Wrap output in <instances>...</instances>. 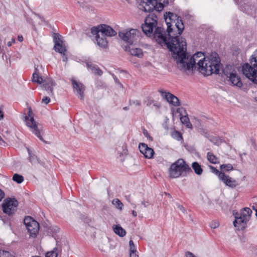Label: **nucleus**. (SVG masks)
<instances>
[{
  "instance_id": "f257e3e1",
  "label": "nucleus",
  "mask_w": 257,
  "mask_h": 257,
  "mask_svg": "<svg viewBox=\"0 0 257 257\" xmlns=\"http://www.w3.org/2000/svg\"><path fill=\"white\" fill-rule=\"evenodd\" d=\"M164 19L167 26V34L164 29L157 27L154 33V38L162 47L166 46L173 53V58L176 61V65L186 54L187 43L184 38L180 35L184 30V25L181 17L171 12L166 13Z\"/></svg>"
},
{
  "instance_id": "f03ea898",
  "label": "nucleus",
  "mask_w": 257,
  "mask_h": 257,
  "mask_svg": "<svg viewBox=\"0 0 257 257\" xmlns=\"http://www.w3.org/2000/svg\"><path fill=\"white\" fill-rule=\"evenodd\" d=\"M180 62L178 64V69L187 75L194 73L196 68L204 75L209 76L212 74H219L222 64L218 55L212 53L208 57H204V53L198 52L191 56L186 54L183 59L180 58Z\"/></svg>"
},
{
  "instance_id": "7ed1b4c3",
  "label": "nucleus",
  "mask_w": 257,
  "mask_h": 257,
  "mask_svg": "<svg viewBox=\"0 0 257 257\" xmlns=\"http://www.w3.org/2000/svg\"><path fill=\"white\" fill-rule=\"evenodd\" d=\"M191 172V168L183 159H179L172 163L168 170L169 176L172 178L186 176Z\"/></svg>"
},
{
  "instance_id": "20e7f679",
  "label": "nucleus",
  "mask_w": 257,
  "mask_h": 257,
  "mask_svg": "<svg viewBox=\"0 0 257 257\" xmlns=\"http://www.w3.org/2000/svg\"><path fill=\"white\" fill-rule=\"evenodd\" d=\"M249 63H246L242 66L243 74L254 83L257 84V50L250 57Z\"/></svg>"
},
{
  "instance_id": "39448f33",
  "label": "nucleus",
  "mask_w": 257,
  "mask_h": 257,
  "mask_svg": "<svg viewBox=\"0 0 257 257\" xmlns=\"http://www.w3.org/2000/svg\"><path fill=\"white\" fill-rule=\"evenodd\" d=\"M120 39L127 43V46L133 45L140 36V32L137 29L123 30L118 32Z\"/></svg>"
},
{
  "instance_id": "423d86ee",
  "label": "nucleus",
  "mask_w": 257,
  "mask_h": 257,
  "mask_svg": "<svg viewBox=\"0 0 257 257\" xmlns=\"http://www.w3.org/2000/svg\"><path fill=\"white\" fill-rule=\"evenodd\" d=\"M161 2L159 0H142L140 9L146 12H153L154 10L159 12L164 7Z\"/></svg>"
},
{
  "instance_id": "0eeeda50",
  "label": "nucleus",
  "mask_w": 257,
  "mask_h": 257,
  "mask_svg": "<svg viewBox=\"0 0 257 257\" xmlns=\"http://www.w3.org/2000/svg\"><path fill=\"white\" fill-rule=\"evenodd\" d=\"M158 18L157 16L153 14H150L145 19V23L142 25V29L146 35H151L154 30L158 27Z\"/></svg>"
},
{
  "instance_id": "6e6552de",
  "label": "nucleus",
  "mask_w": 257,
  "mask_h": 257,
  "mask_svg": "<svg viewBox=\"0 0 257 257\" xmlns=\"http://www.w3.org/2000/svg\"><path fill=\"white\" fill-rule=\"evenodd\" d=\"M28 116H25V121H26V125L28 126L30 130L42 141L44 142L42 136L41 135V133L38 128L36 122L35 121L33 113L31 108H29L28 112Z\"/></svg>"
},
{
  "instance_id": "1a4fd4ad",
  "label": "nucleus",
  "mask_w": 257,
  "mask_h": 257,
  "mask_svg": "<svg viewBox=\"0 0 257 257\" xmlns=\"http://www.w3.org/2000/svg\"><path fill=\"white\" fill-rule=\"evenodd\" d=\"M28 231L30 233V235L35 237L39 232V224L31 216H27L24 220Z\"/></svg>"
},
{
  "instance_id": "9d476101",
  "label": "nucleus",
  "mask_w": 257,
  "mask_h": 257,
  "mask_svg": "<svg viewBox=\"0 0 257 257\" xmlns=\"http://www.w3.org/2000/svg\"><path fill=\"white\" fill-rule=\"evenodd\" d=\"M18 202L15 199L7 198L3 204L4 212L8 214H12L16 210Z\"/></svg>"
},
{
  "instance_id": "9b49d317",
  "label": "nucleus",
  "mask_w": 257,
  "mask_h": 257,
  "mask_svg": "<svg viewBox=\"0 0 257 257\" xmlns=\"http://www.w3.org/2000/svg\"><path fill=\"white\" fill-rule=\"evenodd\" d=\"M54 42L55 43L54 48L55 51L62 54H65L66 49L65 47L63 45V42L61 40V36L59 34H55L54 36Z\"/></svg>"
},
{
  "instance_id": "f8f14e48",
  "label": "nucleus",
  "mask_w": 257,
  "mask_h": 257,
  "mask_svg": "<svg viewBox=\"0 0 257 257\" xmlns=\"http://www.w3.org/2000/svg\"><path fill=\"white\" fill-rule=\"evenodd\" d=\"M159 92L161 93V96L164 98L170 104L177 106L179 105V100L175 95L170 92H166L163 90H159Z\"/></svg>"
},
{
  "instance_id": "ddd939ff",
  "label": "nucleus",
  "mask_w": 257,
  "mask_h": 257,
  "mask_svg": "<svg viewBox=\"0 0 257 257\" xmlns=\"http://www.w3.org/2000/svg\"><path fill=\"white\" fill-rule=\"evenodd\" d=\"M219 180L221 181L226 186L231 188H235L238 185L236 180L224 173H220Z\"/></svg>"
},
{
  "instance_id": "4468645a",
  "label": "nucleus",
  "mask_w": 257,
  "mask_h": 257,
  "mask_svg": "<svg viewBox=\"0 0 257 257\" xmlns=\"http://www.w3.org/2000/svg\"><path fill=\"white\" fill-rule=\"evenodd\" d=\"M43 85L42 87L46 91L48 92L49 95L52 96L54 95L53 87L55 86V83L52 78H47L43 80Z\"/></svg>"
},
{
  "instance_id": "2eb2a0df",
  "label": "nucleus",
  "mask_w": 257,
  "mask_h": 257,
  "mask_svg": "<svg viewBox=\"0 0 257 257\" xmlns=\"http://www.w3.org/2000/svg\"><path fill=\"white\" fill-rule=\"evenodd\" d=\"M139 149L141 153L144 155L145 158L148 159L153 158L154 151L152 148H149L146 144H140L139 146Z\"/></svg>"
},
{
  "instance_id": "dca6fc26",
  "label": "nucleus",
  "mask_w": 257,
  "mask_h": 257,
  "mask_svg": "<svg viewBox=\"0 0 257 257\" xmlns=\"http://www.w3.org/2000/svg\"><path fill=\"white\" fill-rule=\"evenodd\" d=\"M71 82L74 89L76 90L77 93L79 95L80 99H83L84 91L85 90L84 85L82 83L77 82L74 79H71Z\"/></svg>"
},
{
  "instance_id": "f3484780",
  "label": "nucleus",
  "mask_w": 257,
  "mask_h": 257,
  "mask_svg": "<svg viewBox=\"0 0 257 257\" xmlns=\"http://www.w3.org/2000/svg\"><path fill=\"white\" fill-rule=\"evenodd\" d=\"M100 33L102 35L107 37H112L116 35L117 33L109 26L100 25Z\"/></svg>"
},
{
  "instance_id": "a211bd4d",
  "label": "nucleus",
  "mask_w": 257,
  "mask_h": 257,
  "mask_svg": "<svg viewBox=\"0 0 257 257\" xmlns=\"http://www.w3.org/2000/svg\"><path fill=\"white\" fill-rule=\"evenodd\" d=\"M227 78V81L232 86H236L238 88H241L243 86L240 77L237 75V73L231 74L230 76Z\"/></svg>"
},
{
  "instance_id": "6ab92c4d",
  "label": "nucleus",
  "mask_w": 257,
  "mask_h": 257,
  "mask_svg": "<svg viewBox=\"0 0 257 257\" xmlns=\"http://www.w3.org/2000/svg\"><path fill=\"white\" fill-rule=\"evenodd\" d=\"M235 219L233 221V225L235 227H239L241 224H246V222L249 220L244 215L241 213L239 215L235 216Z\"/></svg>"
},
{
  "instance_id": "aec40b11",
  "label": "nucleus",
  "mask_w": 257,
  "mask_h": 257,
  "mask_svg": "<svg viewBox=\"0 0 257 257\" xmlns=\"http://www.w3.org/2000/svg\"><path fill=\"white\" fill-rule=\"evenodd\" d=\"M124 49L125 51H129L131 55L141 58L143 56V51L140 48H132L130 49V46H126Z\"/></svg>"
},
{
  "instance_id": "412c9836",
  "label": "nucleus",
  "mask_w": 257,
  "mask_h": 257,
  "mask_svg": "<svg viewBox=\"0 0 257 257\" xmlns=\"http://www.w3.org/2000/svg\"><path fill=\"white\" fill-rule=\"evenodd\" d=\"M222 72L224 75H225L227 78H228L230 76L231 74H234L236 73L235 69L233 66L231 65H226L225 67L222 69Z\"/></svg>"
},
{
  "instance_id": "4be33fe9",
  "label": "nucleus",
  "mask_w": 257,
  "mask_h": 257,
  "mask_svg": "<svg viewBox=\"0 0 257 257\" xmlns=\"http://www.w3.org/2000/svg\"><path fill=\"white\" fill-rule=\"evenodd\" d=\"M96 41L97 42V45L102 48H106L108 46V42L105 36H103L102 37H100V36H97L95 37Z\"/></svg>"
},
{
  "instance_id": "5701e85b",
  "label": "nucleus",
  "mask_w": 257,
  "mask_h": 257,
  "mask_svg": "<svg viewBox=\"0 0 257 257\" xmlns=\"http://www.w3.org/2000/svg\"><path fill=\"white\" fill-rule=\"evenodd\" d=\"M87 66L95 75L100 76L102 74V71L96 65L88 63Z\"/></svg>"
},
{
  "instance_id": "b1692460",
  "label": "nucleus",
  "mask_w": 257,
  "mask_h": 257,
  "mask_svg": "<svg viewBox=\"0 0 257 257\" xmlns=\"http://www.w3.org/2000/svg\"><path fill=\"white\" fill-rule=\"evenodd\" d=\"M38 71L37 68L35 67V72L32 76V81L40 84L43 82V78L41 76H39Z\"/></svg>"
},
{
  "instance_id": "393cba45",
  "label": "nucleus",
  "mask_w": 257,
  "mask_h": 257,
  "mask_svg": "<svg viewBox=\"0 0 257 257\" xmlns=\"http://www.w3.org/2000/svg\"><path fill=\"white\" fill-rule=\"evenodd\" d=\"M114 232L120 237L125 235V230L119 225H114L113 226Z\"/></svg>"
},
{
  "instance_id": "a878e982",
  "label": "nucleus",
  "mask_w": 257,
  "mask_h": 257,
  "mask_svg": "<svg viewBox=\"0 0 257 257\" xmlns=\"http://www.w3.org/2000/svg\"><path fill=\"white\" fill-rule=\"evenodd\" d=\"M28 152L29 154V160L32 164H36L40 163L39 159L38 157L35 155H32L29 148L27 149Z\"/></svg>"
},
{
  "instance_id": "bb28decb",
  "label": "nucleus",
  "mask_w": 257,
  "mask_h": 257,
  "mask_svg": "<svg viewBox=\"0 0 257 257\" xmlns=\"http://www.w3.org/2000/svg\"><path fill=\"white\" fill-rule=\"evenodd\" d=\"M192 168L197 175H200L202 174L203 172V169L201 168V165L198 162H193L192 164Z\"/></svg>"
},
{
  "instance_id": "cd10ccee",
  "label": "nucleus",
  "mask_w": 257,
  "mask_h": 257,
  "mask_svg": "<svg viewBox=\"0 0 257 257\" xmlns=\"http://www.w3.org/2000/svg\"><path fill=\"white\" fill-rule=\"evenodd\" d=\"M207 158L208 161L212 164H217L219 163V159L216 157L211 152H208L207 154Z\"/></svg>"
},
{
  "instance_id": "c85d7f7f",
  "label": "nucleus",
  "mask_w": 257,
  "mask_h": 257,
  "mask_svg": "<svg viewBox=\"0 0 257 257\" xmlns=\"http://www.w3.org/2000/svg\"><path fill=\"white\" fill-rule=\"evenodd\" d=\"M180 120L181 122L186 125V126L188 128H191L192 127V124L190 122L189 118H188V116L184 115V116H181L180 117Z\"/></svg>"
},
{
  "instance_id": "c756f323",
  "label": "nucleus",
  "mask_w": 257,
  "mask_h": 257,
  "mask_svg": "<svg viewBox=\"0 0 257 257\" xmlns=\"http://www.w3.org/2000/svg\"><path fill=\"white\" fill-rule=\"evenodd\" d=\"M112 204L115 206V207L120 210L122 209V208L123 207V204L120 201V200L117 198L114 199L112 201Z\"/></svg>"
},
{
  "instance_id": "7c9ffc66",
  "label": "nucleus",
  "mask_w": 257,
  "mask_h": 257,
  "mask_svg": "<svg viewBox=\"0 0 257 257\" xmlns=\"http://www.w3.org/2000/svg\"><path fill=\"white\" fill-rule=\"evenodd\" d=\"M13 180L19 183V184H20L22 182H23L24 181V177L23 176L21 175H19V174H15L14 175H13Z\"/></svg>"
},
{
  "instance_id": "2f4dec72",
  "label": "nucleus",
  "mask_w": 257,
  "mask_h": 257,
  "mask_svg": "<svg viewBox=\"0 0 257 257\" xmlns=\"http://www.w3.org/2000/svg\"><path fill=\"white\" fill-rule=\"evenodd\" d=\"M171 136L173 138L176 139L177 141H181L183 139L181 133L178 131H174L172 132Z\"/></svg>"
},
{
  "instance_id": "473e14b6",
  "label": "nucleus",
  "mask_w": 257,
  "mask_h": 257,
  "mask_svg": "<svg viewBox=\"0 0 257 257\" xmlns=\"http://www.w3.org/2000/svg\"><path fill=\"white\" fill-rule=\"evenodd\" d=\"M221 170H225L226 171H229L233 169V167L230 164H222L220 166Z\"/></svg>"
},
{
  "instance_id": "72a5a7b5",
  "label": "nucleus",
  "mask_w": 257,
  "mask_h": 257,
  "mask_svg": "<svg viewBox=\"0 0 257 257\" xmlns=\"http://www.w3.org/2000/svg\"><path fill=\"white\" fill-rule=\"evenodd\" d=\"M241 213L243 215H244L247 218L249 219L252 213V211L249 208L246 207L244 208V210Z\"/></svg>"
},
{
  "instance_id": "f704fd0d",
  "label": "nucleus",
  "mask_w": 257,
  "mask_h": 257,
  "mask_svg": "<svg viewBox=\"0 0 257 257\" xmlns=\"http://www.w3.org/2000/svg\"><path fill=\"white\" fill-rule=\"evenodd\" d=\"M92 34L96 35V36H100L99 33H100V25L98 27H93L91 29Z\"/></svg>"
},
{
  "instance_id": "c9c22d12",
  "label": "nucleus",
  "mask_w": 257,
  "mask_h": 257,
  "mask_svg": "<svg viewBox=\"0 0 257 257\" xmlns=\"http://www.w3.org/2000/svg\"><path fill=\"white\" fill-rule=\"evenodd\" d=\"M209 167L211 169V172L214 173V174L218 176L219 179L220 178V173H224V172L219 171L216 168H215L214 167H213L211 165H209Z\"/></svg>"
},
{
  "instance_id": "e433bc0d",
  "label": "nucleus",
  "mask_w": 257,
  "mask_h": 257,
  "mask_svg": "<svg viewBox=\"0 0 257 257\" xmlns=\"http://www.w3.org/2000/svg\"><path fill=\"white\" fill-rule=\"evenodd\" d=\"M57 249L55 248L53 250L48 252L46 254V257H57Z\"/></svg>"
},
{
  "instance_id": "4c0bfd02",
  "label": "nucleus",
  "mask_w": 257,
  "mask_h": 257,
  "mask_svg": "<svg viewBox=\"0 0 257 257\" xmlns=\"http://www.w3.org/2000/svg\"><path fill=\"white\" fill-rule=\"evenodd\" d=\"M0 257H15L10 252L5 250H0Z\"/></svg>"
},
{
  "instance_id": "58836bf2",
  "label": "nucleus",
  "mask_w": 257,
  "mask_h": 257,
  "mask_svg": "<svg viewBox=\"0 0 257 257\" xmlns=\"http://www.w3.org/2000/svg\"><path fill=\"white\" fill-rule=\"evenodd\" d=\"M152 104H153L157 108H159L160 107V105L159 103L156 102L154 100L151 99H149L147 103V105L148 106H151Z\"/></svg>"
},
{
  "instance_id": "ea45409f",
  "label": "nucleus",
  "mask_w": 257,
  "mask_h": 257,
  "mask_svg": "<svg viewBox=\"0 0 257 257\" xmlns=\"http://www.w3.org/2000/svg\"><path fill=\"white\" fill-rule=\"evenodd\" d=\"M130 244V252L134 253V252H137L136 247L135 246L134 241L132 240H131L129 241Z\"/></svg>"
},
{
  "instance_id": "a19ab883",
  "label": "nucleus",
  "mask_w": 257,
  "mask_h": 257,
  "mask_svg": "<svg viewBox=\"0 0 257 257\" xmlns=\"http://www.w3.org/2000/svg\"><path fill=\"white\" fill-rule=\"evenodd\" d=\"M219 226V223L217 221H213L210 224L211 228L215 229Z\"/></svg>"
},
{
  "instance_id": "79ce46f5",
  "label": "nucleus",
  "mask_w": 257,
  "mask_h": 257,
  "mask_svg": "<svg viewBox=\"0 0 257 257\" xmlns=\"http://www.w3.org/2000/svg\"><path fill=\"white\" fill-rule=\"evenodd\" d=\"M50 102V98L48 96H45L42 99V103L45 104H48Z\"/></svg>"
},
{
  "instance_id": "37998d69",
  "label": "nucleus",
  "mask_w": 257,
  "mask_h": 257,
  "mask_svg": "<svg viewBox=\"0 0 257 257\" xmlns=\"http://www.w3.org/2000/svg\"><path fill=\"white\" fill-rule=\"evenodd\" d=\"M143 134L146 137L149 138L150 140L153 141L152 137L150 136L149 134L148 133L147 130H144Z\"/></svg>"
},
{
  "instance_id": "c03bdc74",
  "label": "nucleus",
  "mask_w": 257,
  "mask_h": 257,
  "mask_svg": "<svg viewBox=\"0 0 257 257\" xmlns=\"http://www.w3.org/2000/svg\"><path fill=\"white\" fill-rule=\"evenodd\" d=\"M210 141L214 144H217L218 143L219 140L216 137H212L210 139Z\"/></svg>"
},
{
  "instance_id": "a18cd8bd",
  "label": "nucleus",
  "mask_w": 257,
  "mask_h": 257,
  "mask_svg": "<svg viewBox=\"0 0 257 257\" xmlns=\"http://www.w3.org/2000/svg\"><path fill=\"white\" fill-rule=\"evenodd\" d=\"M186 257H196L193 253L190 251H187L186 252Z\"/></svg>"
},
{
  "instance_id": "49530a36",
  "label": "nucleus",
  "mask_w": 257,
  "mask_h": 257,
  "mask_svg": "<svg viewBox=\"0 0 257 257\" xmlns=\"http://www.w3.org/2000/svg\"><path fill=\"white\" fill-rule=\"evenodd\" d=\"M15 41H15V38H12V41H10V42H8L7 43L8 46H9V47L11 46L13 43H15Z\"/></svg>"
},
{
  "instance_id": "de8ad7c7",
  "label": "nucleus",
  "mask_w": 257,
  "mask_h": 257,
  "mask_svg": "<svg viewBox=\"0 0 257 257\" xmlns=\"http://www.w3.org/2000/svg\"><path fill=\"white\" fill-rule=\"evenodd\" d=\"M177 207L180 210H181L183 213H185V208H184V207L181 205H180V204H178L177 205Z\"/></svg>"
},
{
  "instance_id": "09e8293b",
  "label": "nucleus",
  "mask_w": 257,
  "mask_h": 257,
  "mask_svg": "<svg viewBox=\"0 0 257 257\" xmlns=\"http://www.w3.org/2000/svg\"><path fill=\"white\" fill-rule=\"evenodd\" d=\"M5 197V193L0 189V201Z\"/></svg>"
},
{
  "instance_id": "8fccbe9b",
  "label": "nucleus",
  "mask_w": 257,
  "mask_h": 257,
  "mask_svg": "<svg viewBox=\"0 0 257 257\" xmlns=\"http://www.w3.org/2000/svg\"><path fill=\"white\" fill-rule=\"evenodd\" d=\"M142 204L145 207H148L150 204L149 201H143L142 202Z\"/></svg>"
},
{
  "instance_id": "3c124183",
  "label": "nucleus",
  "mask_w": 257,
  "mask_h": 257,
  "mask_svg": "<svg viewBox=\"0 0 257 257\" xmlns=\"http://www.w3.org/2000/svg\"><path fill=\"white\" fill-rule=\"evenodd\" d=\"M130 257H139V255L137 254V252H134V253L130 252Z\"/></svg>"
},
{
  "instance_id": "603ef678",
  "label": "nucleus",
  "mask_w": 257,
  "mask_h": 257,
  "mask_svg": "<svg viewBox=\"0 0 257 257\" xmlns=\"http://www.w3.org/2000/svg\"><path fill=\"white\" fill-rule=\"evenodd\" d=\"M133 103L135 104L136 105H138V106L140 105V104H141L140 101L139 100H138L134 101L133 102Z\"/></svg>"
},
{
  "instance_id": "864d4df0",
  "label": "nucleus",
  "mask_w": 257,
  "mask_h": 257,
  "mask_svg": "<svg viewBox=\"0 0 257 257\" xmlns=\"http://www.w3.org/2000/svg\"><path fill=\"white\" fill-rule=\"evenodd\" d=\"M4 115L3 112L2 110V109L0 108V120H2L4 118Z\"/></svg>"
},
{
  "instance_id": "5fc2aeb1",
  "label": "nucleus",
  "mask_w": 257,
  "mask_h": 257,
  "mask_svg": "<svg viewBox=\"0 0 257 257\" xmlns=\"http://www.w3.org/2000/svg\"><path fill=\"white\" fill-rule=\"evenodd\" d=\"M23 37L22 35H19L18 37V40L20 42H22L23 41Z\"/></svg>"
},
{
  "instance_id": "6e6d98bb",
  "label": "nucleus",
  "mask_w": 257,
  "mask_h": 257,
  "mask_svg": "<svg viewBox=\"0 0 257 257\" xmlns=\"http://www.w3.org/2000/svg\"><path fill=\"white\" fill-rule=\"evenodd\" d=\"M113 78L115 83H119V80L117 78V77L114 75H113Z\"/></svg>"
},
{
  "instance_id": "4d7b16f0",
  "label": "nucleus",
  "mask_w": 257,
  "mask_h": 257,
  "mask_svg": "<svg viewBox=\"0 0 257 257\" xmlns=\"http://www.w3.org/2000/svg\"><path fill=\"white\" fill-rule=\"evenodd\" d=\"M137 214H137V212L136 211L133 210V211H132V215H133L134 216H135V217L137 216Z\"/></svg>"
},
{
  "instance_id": "13d9d810",
  "label": "nucleus",
  "mask_w": 257,
  "mask_h": 257,
  "mask_svg": "<svg viewBox=\"0 0 257 257\" xmlns=\"http://www.w3.org/2000/svg\"><path fill=\"white\" fill-rule=\"evenodd\" d=\"M252 257H257V249H255L254 250V252L253 253Z\"/></svg>"
},
{
  "instance_id": "bf43d9fd",
  "label": "nucleus",
  "mask_w": 257,
  "mask_h": 257,
  "mask_svg": "<svg viewBox=\"0 0 257 257\" xmlns=\"http://www.w3.org/2000/svg\"><path fill=\"white\" fill-rule=\"evenodd\" d=\"M125 197H126V198L127 200V201L130 202V195H129L128 196H125Z\"/></svg>"
},
{
  "instance_id": "052dcab7",
  "label": "nucleus",
  "mask_w": 257,
  "mask_h": 257,
  "mask_svg": "<svg viewBox=\"0 0 257 257\" xmlns=\"http://www.w3.org/2000/svg\"><path fill=\"white\" fill-rule=\"evenodd\" d=\"M166 195H167V196H169V197H171V195L169 193H165Z\"/></svg>"
},
{
  "instance_id": "680f3d73",
  "label": "nucleus",
  "mask_w": 257,
  "mask_h": 257,
  "mask_svg": "<svg viewBox=\"0 0 257 257\" xmlns=\"http://www.w3.org/2000/svg\"><path fill=\"white\" fill-rule=\"evenodd\" d=\"M123 109L124 110H127V109H128V107H126V106H125V107H123Z\"/></svg>"
},
{
  "instance_id": "e2e57ef3",
  "label": "nucleus",
  "mask_w": 257,
  "mask_h": 257,
  "mask_svg": "<svg viewBox=\"0 0 257 257\" xmlns=\"http://www.w3.org/2000/svg\"><path fill=\"white\" fill-rule=\"evenodd\" d=\"M0 141H2L4 142V141L3 140V139L1 137V136H0Z\"/></svg>"
},
{
  "instance_id": "0e129e2a",
  "label": "nucleus",
  "mask_w": 257,
  "mask_h": 257,
  "mask_svg": "<svg viewBox=\"0 0 257 257\" xmlns=\"http://www.w3.org/2000/svg\"><path fill=\"white\" fill-rule=\"evenodd\" d=\"M162 0H159V1H162ZM166 1V0H163V3H165Z\"/></svg>"
},
{
  "instance_id": "69168bd1",
  "label": "nucleus",
  "mask_w": 257,
  "mask_h": 257,
  "mask_svg": "<svg viewBox=\"0 0 257 257\" xmlns=\"http://www.w3.org/2000/svg\"><path fill=\"white\" fill-rule=\"evenodd\" d=\"M32 257H40V256H38V255H35V256H32Z\"/></svg>"
},
{
  "instance_id": "338daca9",
  "label": "nucleus",
  "mask_w": 257,
  "mask_h": 257,
  "mask_svg": "<svg viewBox=\"0 0 257 257\" xmlns=\"http://www.w3.org/2000/svg\"><path fill=\"white\" fill-rule=\"evenodd\" d=\"M236 2L239 1V0H235Z\"/></svg>"
},
{
  "instance_id": "774afa93",
  "label": "nucleus",
  "mask_w": 257,
  "mask_h": 257,
  "mask_svg": "<svg viewBox=\"0 0 257 257\" xmlns=\"http://www.w3.org/2000/svg\"><path fill=\"white\" fill-rule=\"evenodd\" d=\"M256 100L257 101V97L256 98Z\"/></svg>"
}]
</instances>
